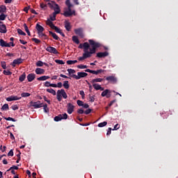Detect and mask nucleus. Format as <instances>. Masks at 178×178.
Returning a JSON list of instances; mask_svg holds the SVG:
<instances>
[{
  "mask_svg": "<svg viewBox=\"0 0 178 178\" xmlns=\"http://www.w3.org/2000/svg\"><path fill=\"white\" fill-rule=\"evenodd\" d=\"M38 34L40 38H44V40H47V35H45L43 32H38Z\"/></svg>",
  "mask_w": 178,
  "mask_h": 178,
  "instance_id": "bb28decb",
  "label": "nucleus"
},
{
  "mask_svg": "<svg viewBox=\"0 0 178 178\" xmlns=\"http://www.w3.org/2000/svg\"><path fill=\"white\" fill-rule=\"evenodd\" d=\"M104 81V79H101V78H97V79H94L91 81V83L92 84H95V83H101Z\"/></svg>",
  "mask_w": 178,
  "mask_h": 178,
  "instance_id": "4be33fe9",
  "label": "nucleus"
},
{
  "mask_svg": "<svg viewBox=\"0 0 178 178\" xmlns=\"http://www.w3.org/2000/svg\"><path fill=\"white\" fill-rule=\"evenodd\" d=\"M1 67H3V69H6V63L5 62H1Z\"/></svg>",
  "mask_w": 178,
  "mask_h": 178,
  "instance_id": "bf43d9fd",
  "label": "nucleus"
},
{
  "mask_svg": "<svg viewBox=\"0 0 178 178\" xmlns=\"http://www.w3.org/2000/svg\"><path fill=\"white\" fill-rule=\"evenodd\" d=\"M31 106H33V108H35V109H37L38 108H42V104L44 103H41V102L38 101V102H31Z\"/></svg>",
  "mask_w": 178,
  "mask_h": 178,
  "instance_id": "9d476101",
  "label": "nucleus"
},
{
  "mask_svg": "<svg viewBox=\"0 0 178 178\" xmlns=\"http://www.w3.org/2000/svg\"><path fill=\"white\" fill-rule=\"evenodd\" d=\"M56 63H58V65H65V62L62 60H55Z\"/></svg>",
  "mask_w": 178,
  "mask_h": 178,
  "instance_id": "c03bdc74",
  "label": "nucleus"
},
{
  "mask_svg": "<svg viewBox=\"0 0 178 178\" xmlns=\"http://www.w3.org/2000/svg\"><path fill=\"white\" fill-rule=\"evenodd\" d=\"M74 33L77 35H79V37H81V38H84V33H83V28H79V29H74Z\"/></svg>",
  "mask_w": 178,
  "mask_h": 178,
  "instance_id": "0eeeda50",
  "label": "nucleus"
},
{
  "mask_svg": "<svg viewBox=\"0 0 178 178\" xmlns=\"http://www.w3.org/2000/svg\"><path fill=\"white\" fill-rule=\"evenodd\" d=\"M47 5H49L51 9H54V13L56 15H59L60 13V8H59V5H58L55 1H49Z\"/></svg>",
  "mask_w": 178,
  "mask_h": 178,
  "instance_id": "f03ea898",
  "label": "nucleus"
},
{
  "mask_svg": "<svg viewBox=\"0 0 178 178\" xmlns=\"http://www.w3.org/2000/svg\"><path fill=\"white\" fill-rule=\"evenodd\" d=\"M65 27L67 31H70V29H72V26H70V22H69L68 21H65Z\"/></svg>",
  "mask_w": 178,
  "mask_h": 178,
  "instance_id": "aec40b11",
  "label": "nucleus"
},
{
  "mask_svg": "<svg viewBox=\"0 0 178 178\" xmlns=\"http://www.w3.org/2000/svg\"><path fill=\"white\" fill-rule=\"evenodd\" d=\"M12 169L13 170L15 169V170H17L19 169V167H17L16 165H13V167H10V169H8L7 170V172H9V171L12 170Z\"/></svg>",
  "mask_w": 178,
  "mask_h": 178,
  "instance_id": "603ef678",
  "label": "nucleus"
},
{
  "mask_svg": "<svg viewBox=\"0 0 178 178\" xmlns=\"http://www.w3.org/2000/svg\"><path fill=\"white\" fill-rule=\"evenodd\" d=\"M47 92H49L50 94H52V95H56V91L52 88H48L47 89Z\"/></svg>",
  "mask_w": 178,
  "mask_h": 178,
  "instance_id": "cd10ccee",
  "label": "nucleus"
},
{
  "mask_svg": "<svg viewBox=\"0 0 178 178\" xmlns=\"http://www.w3.org/2000/svg\"><path fill=\"white\" fill-rule=\"evenodd\" d=\"M109 55V53L108 51H104V52H99L97 54V58H105Z\"/></svg>",
  "mask_w": 178,
  "mask_h": 178,
  "instance_id": "2eb2a0df",
  "label": "nucleus"
},
{
  "mask_svg": "<svg viewBox=\"0 0 178 178\" xmlns=\"http://www.w3.org/2000/svg\"><path fill=\"white\" fill-rule=\"evenodd\" d=\"M111 92H112L110 90L106 89L102 92V97H106V98H111Z\"/></svg>",
  "mask_w": 178,
  "mask_h": 178,
  "instance_id": "ddd939ff",
  "label": "nucleus"
},
{
  "mask_svg": "<svg viewBox=\"0 0 178 178\" xmlns=\"http://www.w3.org/2000/svg\"><path fill=\"white\" fill-rule=\"evenodd\" d=\"M19 99H22V97H17V96H10L9 97L6 98V101L8 102H10L11 101H19Z\"/></svg>",
  "mask_w": 178,
  "mask_h": 178,
  "instance_id": "f8f14e48",
  "label": "nucleus"
},
{
  "mask_svg": "<svg viewBox=\"0 0 178 178\" xmlns=\"http://www.w3.org/2000/svg\"><path fill=\"white\" fill-rule=\"evenodd\" d=\"M65 17H70L72 15H76V11L74 10H72V8H65L64 9V13L63 14Z\"/></svg>",
  "mask_w": 178,
  "mask_h": 178,
  "instance_id": "20e7f679",
  "label": "nucleus"
},
{
  "mask_svg": "<svg viewBox=\"0 0 178 178\" xmlns=\"http://www.w3.org/2000/svg\"><path fill=\"white\" fill-rule=\"evenodd\" d=\"M76 104L77 105H79V106H83V102H81V100H77Z\"/></svg>",
  "mask_w": 178,
  "mask_h": 178,
  "instance_id": "6e6d98bb",
  "label": "nucleus"
},
{
  "mask_svg": "<svg viewBox=\"0 0 178 178\" xmlns=\"http://www.w3.org/2000/svg\"><path fill=\"white\" fill-rule=\"evenodd\" d=\"M54 120L55 122H60V120H62V115H58V116H56Z\"/></svg>",
  "mask_w": 178,
  "mask_h": 178,
  "instance_id": "473e14b6",
  "label": "nucleus"
},
{
  "mask_svg": "<svg viewBox=\"0 0 178 178\" xmlns=\"http://www.w3.org/2000/svg\"><path fill=\"white\" fill-rule=\"evenodd\" d=\"M56 87H58V88H62V87H63V84H62V82H58L56 84Z\"/></svg>",
  "mask_w": 178,
  "mask_h": 178,
  "instance_id": "5fc2aeb1",
  "label": "nucleus"
},
{
  "mask_svg": "<svg viewBox=\"0 0 178 178\" xmlns=\"http://www.w3.org/2000/svg\"><path fill=\"white\" fill-rule=\"evenodd\" d=\"M112 133V128H108L107 131V136H109Z\"/></svg>",
  "mask_w": 178,
  "mask_h": 178,
  "instance_id": "338daca9",
  "label": "nucleus"
},
{
  "mask_svg": "<svg viewBox=\"0 0 178 178\" xmlns=\"http://www.w3.org/2000/svg\"><path fill=\"white\" fill-rule=\"evenodd\" d=\"M57 99L58 102H60L62 101V97L64 98V99H66L67 98V94H66V92L64 89H60L57 91Z\"/></svg>",
  "mask_w": 178,
  "mask_h": 178,
  "instance_id": "7ed1b4c3",
  "label": "nucleus"
},
{
  "mask_svg": "<svg viewBox=\"0 0 178 178\" xmlns=\"http://www.w3.org/2000/svg\"><path fill=\"white\" fill-rule=\"evenodd\" d=\"M60 116H61L62 120H63V119H64V120L67 119V113L60 114Z\"/></svg>",
  "mask_w": 178,
  "mask_h": 178,
  "instance_id": "8fccbe9b",
  "label": "nucleus"
},
{
  "mask_svg": "<svg viewBox=\"0 0 178 178\" xmlns=\"http://www.w3.org/2000/svg\"><path fill=\"white\" fill-rule=\"evenodd\" d=\"M36 30H37L38 33H43L44 32V27H42V26L37 24H36Z\"/></svg>",
  "mask_w": 178,
  "mask_h": 178,
  "instance_id": "a211bd4d",
  "label": "nucleus"
},
{
  "mask_svg": "<svg viewBox=\"0 0 178 178\" xmlns=\"http://www.w3.org/2000/svg\"><path fill=\"white\" fill-rule=\"evenodd\" d=\"M50 20H51V22H55V20H56V14L53 13L52 15H50Z\"/></svg>",
  "mask_w": 178,
  "mask_h": 178,
  "instance_id": "2f4dec72",
  "label": "nucleus"
},
{
  "mask_svg": "<svg viewBox=\"0 0 178 178\" xmlns=\"http://www.w3.org/2000/svg\"><path fill=\"white\" fill-rule=\"evenodd\" d=\"M48 79H49V76H42L38 78V80L39 81H45V80H48Z\"/></svg>",
  "mask_w": 178,
  "mask_h": 178,
  "instance_id": "393cba45",
  "label": "nucleus"
},
{
  "mask_svg": "<svg viewBox=\"0 0 178 178\" xmlns=\"http://www.w3.org/2000/svg\"><path fill=\"white\" fill-rule=\"evenodd\" d=\"M78 69H87V65H79L77 66Z\"/></svg>",
  "mask_w": 178,
  "mask_h": 178,
  "instance_id": "864d4df0",
  "label": "nucleus"
},
{
  "mask_svg": "<svg viewBox=\"0 0 178 178\" xmlns=\"http://www.w3.org/2000/svg\"><path fill=\"white\" fill-rule=\"evenodd\" d=\"M26 79V74H23L22 76H19V81H24Z\"/></svg>",
  "mask_w": 178,
  "mask_h": 178,
  "instance_id": "f704fd0d",
  "label": "nucleus"
},
{
  "mask_svg": "<svg viewBox=\"0 0 178 178\" xmlns=\"http://www.w3.org/2000/svg\"><path fill=\"white\" fill-rule=\"evenodd\" d=\"M79 94H80V95H81L82 98L84 99V97H85L84 91L81 90L79 92Z\"/></svg>",
  "mask_w": 178,
  "mask_h": 178,
  "instance_id": "0e129e2a",
  "label": "nucleus"
},
{
  "mask_svg": "<svg viewBox=\"0 0 178 178\" xmlns=\"http://www.w3.org/2000/svg\"><path fill=\"white\" fill-rule=\"evenodd\" d=\"M88 42H84V52L83 56L78 58V60H84V59H87L88 58H91L95 52H97V48H99L101 47V44L98 42H95L92 40H89ZM90 44L92 46V48L90 47Z\"/></svg>",
  "mask_w": 178,
  "mask_h": 178,
  "instance_id": "f257e3e1",
  "label": "nucleus"
},
{
  "mask_svg": "<svg viewBox=\"0 0 178 178\" xmlns=\"http://www.w3.org/2000/svg\"><path fill=\"white\" fill-rule=\"evenodd\" d=\"M24 30L26 31V33H27V31H29V27L27 26V24H24Z\"/></svg>",
  "mask_w": 178,
  "mask_h": 178,
  "instance_id": "052dcab7",
  "label": "nucleus"
},
{
  "mask_svg": "<svg viewBox=\"0 0 178 178\" xmlns=\"http://www.w3.org/2000/svg\"><path fill=\"white\" fill-rule=\"evenodd\" d=\"M74 63H77V60H67V65H74Z\"/></svg>",
  "mask_w": 178,
  "mask_h": 178,
  "instance_id": "a19ab883",
  "label": "nucleus"
},
{
  "mask_svg": "<svg viewBox=\"0 0 178 178\" xmlns=\"http://www.w3.org/2000/svg\"><path fill=\"white\" fill-rule=\"evenodd\" d=\"M40 8L41 9H43L44 10H47V4L44 3H40Z\"/></svg>",
  "mask_w": 178,
  "mask_h": 178,
  "instance_id": "37998d69",
  "label": "nucleus"
},
{
  "mask_svg": "<svg viewBox=\"0 0 178 178\" xmlns=\"http://www.w3.org/2000/svg\"><path fill=\"white\" fill-rule=\"evenodd\" d=\"M35 73L36 74H44V73H45V70L42 68H36Z\"/></svg>",
  "mask_w": 178,
  "mask_h": 178,
  "instance_id": "6ab92c4d",
  "label": "nucleus"
},
{
  "mask_svg": "<svg viewBox=\"0 0 178 178\" xmlns=\"http://www.w3.org/2000/svg\"><path fill=\"white\" fill-rule=\"evenodd\" d=\"M35 79V74H29L27 76V80L29 82L33 81Z\"/></svg>",
  "mask_w": 178,
  "mask_h": 178,
  "instance_id": "dca6fc26",
  "label": "nucleus"
},
{
  "mask_svg": "<svg viewBox=\"0 0 178 178\" xmlns=\"http://www.w3.org/2000/svg\"><path fill=\"white\" fill-rule=\"evenodd\" d=\"M67 72H68L69 74H74V73H76V70H74L73 69H68Z\"/></svg>",
  "mask_w": 178,
  "mask_h": 178,
  "instance_id": "a18cd8bd",
  "label": "nucleus"
},
{
  "mask_svg": "<svg viewBox=\"0 0 178 178\" xmlns=\"http://www.w3.org/2000/svg\"><path fill=\"white\" fill-rule=\"evenodd\" d=\"M0 13H6V6H0Z\"/></svg>",
  "mask_w": 178,
  "mask_h": 178,
  "instance_id": "a878e982",
  "label": "nucleus"
},
{
  "mask_svg": "<svg viewBox=\"0 0 178 178\" xmlns=\"http://www.w3.org/2000/svg\"><path fill=\"white\" fill-rule=\"evenodd\" d=\"M86 76H88V74L86 72H78L77 75L72 74L71 77H72L73 79H75L76 80H80V79L83 77H86Z\"/></svg>",
  "mask_w": 178,
  "mask_h": 178,
  "instance_id": "39448f33",
  "label": "nucleus"
},
{
  "mask_svg": "<svg viewBox=\"0 0 178 178\" xmlns=\"http://www.w3.org/2000/svg\"><path fill=\"white\" fill-rule=\"evenodd\" d=\"M63 86L64 87V88H65V90H69V88H70V84H69V81H63Z\"/></svg>",
  "mask_w": 178,
  "mask_h": 178,
  "instance_id": "5701e85b",
  "label": "nucleus"
},
{
  "mask_svg": "<svg viewBox=\"0 0 178 178\" xmlns=\"http://www.w3.org/2000/svg\"><path fill=\"white\" fill-rule=\"evenodd\" d=\"M46 24H47V26H49V27H50L51 29H53L54 26H55V25L54 24V23L52 22V20H51V19H47V20L46 21Z\"/></svg>",
  "mask_w": 178,
  "mask_h": 178,
  "instance_id": "b1692460",
  "label": "nucleus"
},
{
  "mask_svg": "<svg viewBox=\"0 0 178 178\" xmlns=\"http://www.w3.org/2000/svg\"><path fill=\"white\" fill-rule=\"evenodd\" d=\"M30 95H31V94L29 93V92H22V93L21 94V97H22V98H26V97H30Z\"/></svg>",
  "mask_w": 178,
  "mask_h": 178,
  "instance_id": "72a5a7b5",
  "label": "nucleus"
},
{
  "mask_svg": "<svg viewBox=\"0 0 178 178\" xmlns=\"http://www.w3.org/2000/svg\"><path fill=\"white\" fill-rule=\"evenodd\" d=\"M65 5L67 6V8H72L73 5L70 3V0H66Z\"/></svg>",
  "mask_w": 178,
  "mask_h": 178,
  "instance_id": "e433bc0d",
  "label": "nucleus"
},
{
  "mask_svg": "<svg viewBox=\"0 0 178 178\" xmlns=\"http://www.w3.org/2000/svg\"><path fill=\"white\" fill-rule=\"evenodd\" d=\"M6 31V26H5V24L0 25V33L5 34Z\"/></svg>",
  "mask_w": 178,
  "mask_h": 178,
  "instance_id": "412c9836",
  "label": "nucleus"
},
{
  "mask_svg": "<svg viewBox=\"0 0 178 178\" xmlns=\"http://www.w3.org/2000/svg\"><path fill=\"white\" fill-rule=\"evenodd\" d=\"M43 99H44V101L46 102H47V104H49V105H51V101L50 100H48V99L47 98V97H43Z\"/></svg>",
  "mask_w": 178,
  "mask_h": 178,
  "instance_id": "13d9d810",
  "label": "nucleus"
},
{
  "mask_svg": "<svg viewBox=\"0 0 178 178\" xmlns=\"http://www.w3.org/2000/svg\"><path fill=\"white\" fill-rule=\"evenodd\" d=\"M0 149L2 151V152H4V151H6V146H3L2 148V145H1Z\"/></svg>",
  "mask_w": 178,
  "mask_h": 178,
  "instance_id": "69168bd1",
  "label": "nucleus"
},
{
  "mask_svg": "<svg viewBox=\"0 0 178 178\" xmlns=\"http://www.w3.org/2000/svg\"><path fill=\"white\" fill-rule=\"evenodd\" d=\"M44 86L45 87H51V83H49V81H46L44 83Z\"/></svg>",
  "mask_w": 178,
  "mask_h": 178,
  "instance_id": "680f3d73",
  "label": "nucleus"
},
{
  "mask_svg": "<svg viewBox=\"0 0 178 178\" xmlns=\"http://www.w3.org/2000/svg\"><path fill=\"white\" fill-rule=\"evenodd\" d=\"M1 109L3 111H8V109H9V105L8 104H5L4 105H3Z\"/></svg>",
  "mask_w": 178,
  "mask_h": 178,
  "instance_id": "58836bf2",
  "label": "nucleus"
},
{
  "mask_svg": "<svg viewBox=\"0 0 178 178\" xmlns=\"http://www.w3.org/2000/svg\"><path fill=\"white\" fill-rule=\"evenodd\" d=\"M32 41H33L34 42H35V44H40V42H41L40 40H38L35 38H32Z\"/></svg>",
  "mask_w": 178,
  "mask_h": 178,
  "instance_id": "3c124183",
  "label": "nucleus"
},
{
  "mask_svg": "<svg viewBox=\"0 0 178 178\" xmlns=\"http://www.w3.org/2000/svg\"><path fill=\"white\" fill-rule=\"evenodd\" d=\"M46 51H47V52H49L50 54H54L55 55H58V54H59V52H58V50H56V49L54 47H47L46 48Z\"/></svg>",
  "mask_w": 178,
  "mask_h": 178,
  "instance_id": "6e6552de",
  "label": "nucleus"
},
{
  "mask_svg": "<svg viewBox=\"0 0 178 178\" xmlns=\"http://www.w3.org/2000/svg\"><path fill=\"white\" fill-rule=\"evenodd\" d=\"M18 34H20V35H26V33H24L22 29H17Z\"/></svg>",
  "mask_w": 178,
  "mask_h": 178,
  "instance_id": "09e8293b",
  "label": "nucleus"
},
{
  "mask_svg": "<svg viewBox=\"0 0 178 178\" xmlns=\"http://www.w3.org/2000/svg\"><path fill=\"white\" fill-rule=\"evenodd\" d=\"M106 80H107V81H111L113 84H116V83H118V79L115 76H107Z\"/></svg>",
  "mask_w": 178,
  "mask_h": 178,
  "instance_id": "9b49d317",
  "label": "nucleus"
},
{
  "mask_svg": "<svg viewBox=\"0 0 178 178\" xmlns=\"http://www.w3.org/2000/svg\"><path fill=\"white\" fill-rule=\"evenodd\" d=\"M6 19V15L5 14L1 13L0 20H5Z\"/></svg>",
  "mask_w": 178,
  "mask_h": 178,
  "instance_id": "de8ad7c7",
  "label": "nucleus"
},
{
  "mask_svg": "<svg viewBox=\"0 0 178 178\" xmlns=\"http://www.w3.org/2000/svg\"><path fill=\"white\" fill-rule=\"evenodd\" d=\"M74 111V106L72 104V103H68L67 104V112L69 113V115H72L73 113V111Z\"/></svg>",
  "mask_w": 178,
  "mask_h": 178,
  "instance_id": "1a4fd4ad",
  "label": "nucleus"
},
{
  "mask_svg": "<svg viewBox=\"0 0 178 178\" xmlns=\"http://www.w3.org/2000/svg\"><path fill=\"white\" fill-rule=\"evenodd\" d=\"M49 35H51L53 38H54V40H59V37L56 35V33H53L52 31H49Z\"/></svg>",
  "mask_w": 178,
  "mask_h": 178,
  "instance_id": "c85d7f7f",
  "label": "nucleus"
},
{
  "mask_svg": "<svg viewBox=\"0 0 178 178\" xmlns=\"http://www.w3.org/2000/svg\"><path fill=\"white\" fill-rule=\"evenodd\" d=\"M106 124H108V122H101L98 124V127H105V126H106Z\"/></svg>",
  "mask_w": 178,
  "mask_h": 178,
  "instance_id": "4c0bfd02",
  "label": "nucleus"
},
{
  "mask_svg": "<svg viewBox=\"0 0 178 178\" xmlns=\"http://www.w3.org/2000/svg\"><path fill=\"white\" fill-rule=\"evenodd\" d=\"M0 45L1 47H15V43L13 42H10L9 43L5 42L3 39H0Z\"/></svg>",
  "mask_w": 178,
  "mask_h": 178,
  "instance_id": "423d86ee",
  "label": "nucleus"
},
{
  "mask_svg": "<svg viewBox=\"0 0 178 178\" xmlns=\"http://www.w3.org/2000/svg\"><path fill=\"white\" fill-rule=\"evenodd\" d=\"M20 63H23V60L22 58H17L13 60L12 66H13V67H15L16 65H20Z\"/></svg>",
  "mask_w": 178,
  "mask_h": 178,
  "instance_id": "4468645a",
  "label": "nucleus"
},
{
  "mask_svg": "<svg viewBox=\"0 0 178 178\" xmlns=\"http://www.w3.org/2000/svg\"><path fill=\"white\" fill-rule=\"evenodd\" d=\"M3 74H5L6 76H10V74H12V72L9 71V70H6L3 71Z\"/></svg>",
  "mask_w": 178,
  "mask_h": 178,
  "instance_id": "ea45409f",
  "label": "nucleus"
},
{
  "mask_svg": "<svg viewBox=\"0 0 178 178\" xmlns=\"http://www.w3.org/2000/svg\"><path fill=\"white\" fill-rule=\"evenodd\" d=\"M8 156H13V150H10V151L8 153Z\"/></svg>",
  "mask_w": 178,
  "mask_h": 178,
  "instance_id": "e2e57ef3",
  "label": "nucleus"
},
{
  "mask_svg": "<svg viewBox=\"0 0 178 178\" xmlns=\"http://www.w3.org/2000/svg\"><path fill=\"white\" fill-rule=\"evenodd\" d=\"M36 66L41 67L44 66V63L41 60H39L36 63Z\"/></svg>",
  "mask_w": 178,
  "mask_h": 178,
  "instance_id": "79ce46f5",
  "label": "nucleus"
},
{
  "mask_svg": "<svg viewBox=\"0 0 178 178\" xmlns=\"http://www.w3.org/2000/svg\"><path fill=\"white\" fill-rule=\"evenodd\" d=\"M11 109H13V111H17V109H19V107L17 106V105H14L11 107Z\"/></svg>",
  "mask_w": 178,
  "mask_h": 178,
  "instance_id": "4d7b16f0",
  "label": "nucleus"
},
{
  "mask_svg": "<svg viewBox=\"0 0 178 178\" xmlns=\"http://www.w3.org/2000/svg\"><path fill=\"white\" fill-rule=\"evenodd\" d=\"M99 73H104L103 70H93L92 74H98Z\"/></svg>",
  "mask_w": 178,
  "mask_h": 178,
  "instance_id": "c9c22d12",
  "label": "nucleus"
},
{
  "mask_svg": "<svg viewBox=\"0 0 178 178\" xmlns=\"http://www.w3.org/2000/svg\"><path fill=\"white\" fill-rule=\"evenodd\" d=\"M53 30H55L56 33H60L62 30L58 28L57 26H54V28H52Z\"/></svg>",
  "mask_w": 178,
  "mask_h": 178,
  "instance_id": "49530a36",
  "label": "nucleus"
},
{
  "mask_svg": "<svg viewBox=\"0 0 178 178\" xmlns=\"http://www.w3.org/2000/svg\"><path fill=\"white\" fill-rule=\"evenodd\" d=\"M72 41L75 42V44H80V40H79L77 36H72Z\"/></svg>",
  "mask_w": 178,
  "mask_h": 178,
  "instance_id": "7c9ffc66",
  "label": "nucleus"
},
{
  "mask_svg": "<svg viewBox=\"0 0 178 178\" xmlns=\"http://www.w3.org/2000/svg\"><path fill=\"white\" fill-rule=\"evenodd\" d=\"M42 107L45 113H48V112H49V108H48V106L47 105V104H43Z\"/></svg>",
  "mask_w": 178,
  "mask_h": 178,
  "instance_id": "c756f323",
  "label": "nucleus"
},
{
  "mask_svg": "<svg viewBox=\"0 0 178 178\" xmlns=\"http://www.w3.org/2000/svg\"><path fill=\"white\" fill-rule=\"evenodd\" d=\"M92 86L95 88V90H100L101 91H104V88H102L98 83H93Z\"/></svg>",
  "mask_w": 178,
  "mask_h": 178,
  "instance_id": "f3484780",
  "label": "nucleus"
},
{
  "mask_svg": "<svg viewBox=\"0 0 178 178\" xmlns=\"http://www.w3.org/2000/svg\"><path fill=\"white\" fill-rule=\"evenodd\" d=\"M120 126H119V124H115V126H114V129H113V130H118V129H120Z\"/></svg>",
  "mask_w": 178,
  "mask_h": 178,
  "instance_id": "774afa93",
  "label": "nucleus"
}]
</instances>
